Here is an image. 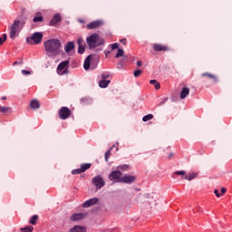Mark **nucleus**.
Segmentation results:
<instances>
[{
  "instance_id": "f257e3e1",
  "label": "nucleus",
  "mask_w": 232,
  "mask_h": 232,
  "mask_svg": "<svg viewBox=\"0 0 232 232\" xmlns=\"http://www.w3.org/2000/svg\"><path fill=\"white\" fill-rule=\"evenodd\" d=\"M46 53L53 55L54 57L61 54V40L52 38L44 43Z\"/></svg>"
},
{
  "instance_id": "f03ea898",
  "label": "nucleus",
  "mask_w": 232,
  "mask_h": 232,
  "mask_svg": "<svg viewBox=\"0 0 232 232\" xmlns=\"http://www.w3.org/2000/svg\"><path fill=\"white\" fill-rule=\"evenodd\" d=\"M86 43L90 50H93V48H97V46H102V44H104V39L101 38L98 34H92L86 38Z\"/></svg>"
},
{
  "instance_id": "7ed1b4c3",
  "label": "nucleus",
  "mask_w": 232,
  "mask_h": 232,
  "mask_svg": "<svg viewBox=\"0 0 232 232\" xmlns=\"http://www.w3.org/2000/svg\"><path fill=\"white\" fill-rule=\"evenodd\" d=\"M26 24V22L24 20H14L13 22V24L9 27L10 33L9 37L10 39H15V34H19L23 28H24V25Z\"/></svg>"
},
{
  "instance_id": "20e7f679",
  "label": "nucleus",
  "mask_w": 232,
  "mask_h": 232,
  "mask_svg": "<svg viewBox=\"0 0 232 232\" xmlns=\"http://www.w3.org/2000/svg\"><path fill=\"white\" fill-rule=\"evenodd\" d=\"M101 59L99 58L98 55L96 54H90L84 61V63H83V68L84 70H90V66L91 64H93L94 65V68L95 66H97V64H99V61Z\"/></svg>"
},
{
  "instance_id": "39448f33",
  "label": "nucleus",
  "mask_w": 232,
  "mask_h": 232,
  "mask_svg": "<svg viewBox=\"0 0 232 232\" xmlns=\"http://www.w3.org/2000/svg\"><path fill=\"white\" fill-rule=\"evenodd\" d=\"M43 33H34L31 37L26 38V43L28 44H40L43 41Z\"/></svg>"
},
{
  "instance_id": "423d86ee",
  "label": "nucleus",
  "mask_w": 232,
  "mask_h": 232,
  "mask_svg": "<svg viewBox=\"0 0 232 232\" xmlns=\"http://www.w3.org/2000/svg\"><path fill=\"white\" fill-rule=\"evenodd\" d=\"M68 66H70V61L69 60L62 62L57 66L58 75H65L66 73H68Z\"/></svg>"
},
{
  "instance_id": "0eeeda50",
  "label": "nucleus",
  "mask_w": 232,
  "mask_h": 232,
  "mask_svg": "<svg viewBox=\"0 0 232 232\" xmlns=\"http://www.w3.org/2000/svg\"><path fill=\"white\" fill-rule=\"evenodd\" d=\"M70 115H72V111L68 107H62L58 111V117L62 119V121H66L69 119Z\"/></svg>"
},
{
  "instance_id": "6e6552de",
  "label": "nucleus",
  "mask_w": 232,
  "mask_h": 232,
  "mask_svg": "<svg viewBox=\"0 0 232 232\" xmlns=\"http://www.w3.org/2000/svg\"><path fill=\"white\" fill-rule=\"evenodd\" d=\"M92 182L95 186L96 189H102L106 184V181H104V179L102 178V176L94 177Z\"/></svg>"
},
{
  "instance_id": "1a4fd4ad",
  "label": "nucleus",
  "mask_w": 232,
  "mask_h": 232,
  "mask_svg": "<svg viewBox=\"0 0 232 232\" xmlns=\"http://www.w3.org/2000/svg\"><path fill=\"white\" fill-rule=\"evenodd\" d=\"M122 179V172L121 170H113L109 175V180H116L117 182H121Z\"/></svg>"
},
{
  "instance_id": "9d476101",
  "label": "nucleus",
  "mask_w": 232,
  "mask_h": 232,
  "mask_svg": "<svg viewBox=\"0 0 232 232\" xmlns=\"http://www.w3.org/2000/svg\"><path fill=\"white\" fill-rule=\"evenodd\" d=\"M152 48L155 52H169V46L162 44H154Z\"/></svg>"
},
{
  "instance_id": "9b49d317",
  "label": "nucleus",
  "mask_w": 232,
  "mask_h": 232,
  "mask_svg": "<svg viewBox=\"0 0 232 232\" xmlns=\"http://www.w3.org/2000/svg\"><path fill=\"white\" fill-rule=\"evenodd\" d=\"M135 180H137L135 176L125 175L123 177L121 176V182L123 184H133Z\"/></svg>"
},
{
  "instance_id": "f8f14e48",
  "label": "nucleus",
  "mask_w": 232,
  "mask_h": 232,
  "mask_svg": "<svg viewBox=\"0 0 232 232\" xmlns=\"http://www.w3.org/2000/svg\"><path fill=\"white\" fill-rule=\"evenodd\" d=\"M86 217H88V213L73 214L71 216L70 220H72V222H77L78 220H83Z\"/></svg>"
},
{
  "instance_id": "ddd939ff",
  "label": "nucleus",
  "mask_w": 232,
  "mask_h": 232,
  "mask_svg": "<svg viewBox=\"0 0 232 232\" xmlns=\"http://www.w3.org/2000/svg\"><path fill=\"white\" fill-rule=\"evenodd\" d=\"M100 26H102V21L101 20H96L87 24L88 30H95L100 28Z\"/></svg>"
},
{
  "instance_id": "4468645a",
  "label": "nucleus",
  "mask_w": 232,
  "mask_h": 232,
  "mask_svg": "<svg viewBox=\"0 0 232 232\" xmlns=\"http://www.w3.org/2000/svg\"><path fill=\"white\" fill-rule=\"evenodd\" d=\"M99 202V198H92L91 199H88L82 204V208H91V206H95Z\"/></svg>"
},
{
  "instance_id": "2eb2a0df",
  "label": "nucleus",
  "mask_w": 232,
  "mask_h": 232,
  "mask_svg": "<svg viewBox=\"0 0 232 232\" xmlns=\"http://www.w3.org/2000/svg\"><path fill=\"white\" fill-rule=\"evenodd\" d=\"M57 23H61V14H59L53 15V19L50 21V26H56Z\"/></svg>"
},
{
  "instance_id": "dca6fc26",
  "label": "nucleus",
  "mask_w": 232,
  "mask_h": 232,
  "mask_svg": "<svg viewBox=\"0 0 232 232\" xmlns=\"http://www.w3.org/2000/svg\"><path fill=\"white\" fill-rule=\"evenodd\" d=\"M43 21H44L43 14L41 12H37L33 19V23H43Z\"/></svg>"
},
{
  "instance_id": "f3484780",
  "label": "nucleus",
  "mask_w": 232,
  "mask_h": 232,
  "mask_svg": "<svg viewBox=\"0 0 232 232\" xmlns=\"http://www.w3.org/2000/svg\"><path fill=\"white\" fill-rule=\"evenodd\" d=\"M202 77H208V79H211L212 81H214V82H218V76L209 73V72H204L201 74Z\"/></svg>"
},
{
  "instance_id": "a211bd4d",
  "label": "nucleus",
  "mask_w": 232,
  "mask_h": 232,
  "mask_svg": "<svg viewBox=\"0 0 232 232\" xmlns=\"http://www.w3.org/2000/svg\"><path fill=\"white\" fill-rule=\"evenodd\" d=\"M86 227L76 225L69 230V232H86Z\"/></svg>"
},
{
  "instance_id": "6ab92c4d",
  "label": "nucleus",
  "mask_w": 232,
  "mask_h": 232,
  "mask_svg": "<svg viewBox=\"0 0 232 232\" xmlns=\"http://www.w3.org/2000/svg\"><path fill=\"white\" fill-rule=\"evenodd\" d=\"M75 48V44L73 42H68L64 46V51L66 53H70L72 50Z\"/></svg>"
},
{
  "instance_id": "aec40b11",
  "label": "nucleus",
  "mask_w": 232,
  "mask_h": 232,
  "mask_svg": "<svg viewBox=\"0 0 232 232\" xmlns=\"http://www.w3.org/2000/svg\"><path fill=\"white\" fill-rule=\"evenodd\" d=\"M188 95H189V88L183 87L180 92V99H186Z\"/></svg>"
},
{
  "instance_id": "412c9836",
  "label": "nucleus",
  "mask_w": 232,
  "mask_h": 232,
  "mask_svg": "<svg viewBox=\"0 0 232 232\" xmlns=\"http://www.w3.org/2000/svg\"><path fill=\"white\" fill-rule=\"evenodd\" d=\"M30 107L33 109V110H37L39 108H41V105L39 103V101L37 100H32L31 102H30Z\"/></svg>"
},
{
  "instance_id": "4be33fe9",
  "label": "nucleus",
  "mask_w": 232,
  "mask_h": 232,
  "mask_svg": "<svg viewBox=\"0 0 232 232\" xmlns=\"http://www.w3.org/2000/svg\"><path fill=\"white\" fill-rule=\"evenodd\" d=\"M111 82L110 80H101L99 82V86L100 88H108V86H110V83Z\"/></svg>"
},
{
  "instance_id": "5701e85b",
  "label": "nucleus",
  "mask_w": 232,
  "mask_h": 232,
  "mask_svg": "<svg viewBox=\"0 0 232 232\" xmlns=\"http://www.w3.org/2000/svg\"><path fill=\"white\" fill-rule=\"evenodd\" d=\"M197 177H198V173H189L185 175L184 179L185 180H193V179H197Z\"/></svg>"
},
{
  "instance_id": "b1692460",
  "label": "nucleus",
  "mask_w": 232,
  "mask_h": 232,
  "mask_svg": "<svg viewBox=\"0 0 232 232\" xmlns=\"http://www.w3.org/2000/svg\"><path fill=\"white\" fill-rule=\"evenodd\" d=\"M90 168H92V163H82L81 165V169H82V173L88 171V169H90Z\"/></svg>"
},
{
  "instance_id": "393cba45",
  "label": "nucleus",
  "mask_w": 232,
  "mask_h": 232,
  "mask_svg": "<svg viewBox=\"0 0 232 232\" xmlns=\"http://www.w3.org/2000/svg\"><path fill=\"white\" fill-rule=\"evenodd\" d=\"M175 175H179L180 177H186L185 170H177L174 173H172L171 177L172 179H175Z\"/></svg>"
},
{
  "instance_id": "a878e982",
  "label": "nucleus",
  "mask_w": 232,
  "mask_h": 232,
  "mask_svg": "<svg viewBox=\"0 0 232 232\" xmlns=\"http://www.w3.org/2000/svg\"><path fill=\"white\" fill-rule=\"evenodd\" d=\"M150 84H153L156 90H160V83L157 80H150Z\"/></svg>"
},
{
  "instance_id": "bb28decb",
  "label": "nucleus",
  "mask_w": 232,
  "mask_h": 232,
  "mask_svg": "<svg viewBox=\"0 0 232 232\" xmlns=\"http://www.w3.org/2000/svg\"><path fill=\"white\" fill-rule=\"evenodd\" d=\"M37 220H39V216L34 215L31 218L29 223H31L33 226H35V224H37Z\"/></svg>"
},
{
  "instance_id": "cd10ccee",
  "label": "nucleus",
  "mask_w": 232,
  "mask_h": 232,
  "mask_svg": "<svg viewBox=\"0 0 232 232\" xmlns=\"http://www.w3.org/2000/svg\"><path fill=\"white\" fill-rule=\"evenodd\" d=\"M21 232H33L34 231V227L32 226H27L25 227L20 228Z\"/></svg>"
},
{
  "instance_id": "c85d7f7f",
  "label": "nucleus",
  "mask_w": 232,
  "mask_h": 232,
  "mask_svg": "<svg viewBox=\"0 0 232 232\" xmlns=\"http://www.w3.org/2000/svg\"><path fill=\"white\" fill-rule=\"evenodd\" d=\"M129 169H130V165H128V164H123V165L117 167V169H121V171H126Z\"/></svg>"
},
{
  "instance_id": "c756f323",
  "label": "nucleus",
  "mask_w": 232,
  "mask_h": 232,
  "mask_svg": "<svg viewBox=\"0 0 232 232\" xmlns=\"http://www.w3.org/2000/svg\"><path fill=\"white\" fill-rule=\"evenodd\" d=\"M10 110H12V108L6 106H0L1 113H6L7 111H10Z\"/></svg>"
},
{
  "instance_id": "7c9ffc66",
  "label": "nucleus",
  "mask_w": 232,
  "mask_h": 232,
  "mask_svg": "<svg viewBox=\"0 0 232 232\" xmlns=\"http://www.w3.org/2000/svg\"><path fill=\"white\" fill-rule=\"evenodd\" d=\"M153 119V114H148L143 116L142 121L143 122H148V121H151Z\"/></svg>"
},
{
  "instance_id": "2f4dec72",
  "label": "nucleus",
  "mask_w": 232,
  "mask_h": 232,
  "mask_svg": "<svg viewBox=\"0 0 232 232\" xmlns=\"http://www.w3.org/2000/svg\"><path fill=\"white\" fill-rule=\"evenodd\" d=\"M113 148H115V146H112V148H111V149L105 153V160H106V162H108V159H110V157H111V150H113Z\"/></svg>"
},
{
  "instance_id": "473e14b6",
  "label": "nucleus",
  "mask_w": 232,
  "mask_h": 232,
  "mask_svg": "<svg viewBox=\"0 0 232 232\" xmlns=\"http://www.w3.org/2000/svg\"><path fill=\"white\" fill-rule=\"evenodd\" d=\"M203 209H202V208H200V207H198V208H194L193 209V213H194V215H200L201 213H203Z\"/></svg>"
},
{
  "instance_id": "72a5a7b5",
  "label": "nucleus",
  "mask_w": 232,
  "mask_h": 232,
  "mask_svg": "<svg viewBox=\"0 0 232 232\" xmlns=\"http://www.w3.org/2000/svg\"><path fill=\"white\" fill-rule=\"evenodd\" d=\"M123 55H124V50L118 49V53L115 55L116 59H119V57H122Z\"/></svg>"
},
{
  "instance_id": "f704fd0d",
  "label": "nucleus",
  "mask_w": 232,
  "mask_h": 232,
  "mask_svg": "<svg viewBox=\"0 0 232 232\" xmlns=\"http://www.w3.org/2000/svg\"><path fill=\"white\" fill-rule=\"evenodd\" d=\"M81 173H83L81 168L72 170V175H81Z\"/></svg>"
},
{
  "instance_id": "c9c22d12",
  "label": "nucleus",
  "mask_w": 232,
  "mask_h": 232,
  "mask_svg": "<svg viewBox=\"0 0 232 232\" xmlns=\"http://www.w3.org/2000/svg\"><path fill=\"white\" fill-rule=\"evenodd\" d=\"M85 50H86V47L84 45L78 46V53L82 54V53H84Z\"/></svg>"
},
{
  "instance_id": "e433bc0d",
  "label": "nucleus",
  "mask_w": 232,
  "mask_h": 232,
  "mask_svg": "<svg viewBox=\"0 0 232 232\" xmlns=\"http://www.w3.org/2000/svg\"><path fill=\"white\" fill-rule=\"evenodd\" d=\"M77 44L79 45V46H84V40L82 39V38H78L77 39Z\"/></svg>"
},
{
  "instance_id": "4c0bfd02",
  "label": "nucleus",
  "mask_w": 232,
  "mask_h": 232,
  "mask_svg": "<svg viewBox=\"0 0 232 232\" xmlns=\"http://www.w3.org/2000/svg\"><path fill=\"white\" fill-rule=\"evenodd\" d=\"M6 34H4L2 37H0V46L3 44V43H5V41H6Z\"/></svg>"
},
{
  "instance_id": "58836bf2",
  "label": "nucleus",
  "mask_w": 232,
  "mask_h": 232,
  "mask_svg": "<svg viewBox=\"0 0 232 232\" xmlns=\"http://www.w3.org/2000/svg\"><path fill=\"white\" fill-rule=\"evenodd\" d=\"M140 74H142V71L141 70H136L134 72V77H140Z\"/></svg>"
},
{
  "instance_id": "ea45409f",
  "label": "nucleus",
  "mask_w": 232,
  "mask_h": 232,
  "mask_svg": "<svg viewBox=\"0 0 232 232\" xmlns=\"http://www.w3.org/2000/svg\"><path fill=\"white\" fill-rule=\"evenodd\" d=\"M109 77H110V73H108V72L102 73V80L106 81V79H108Z\"/></svg>"
},
{
  "instance_id": "a19ab883",
  "label": "nucleus",
  "mask_w": 232,
  "mask_h": 232,
  "mask_svg": "<svg viewBox=\"0 0 232 232\" xmlns=\"http://www.w3.org/2000/svg\"><path fill=\"white\" fill-rule=\"evenodd\" d=\"M111 50H117V48H119V44H117V43L112 44L111 45Z\"/></svg>"
},
{
  "instance_id": "79ce46f5",
  "label": "nucleus",
  "mask_w": 232,
  "mask_h": 232,
  "mask_svg": "<svg viewBox=\"0 0 232 232\" xmlns=\"http://www.w3.org/2000/svg\"><path fill=\"white\" fill-rule=\"evenodd\" d=\"M214 193H215L216 197H218V198H220V197L222 196L221 194H219L218 189H215Z\"/></svg>"
},
{
  "instance_id": "37998d69",
  "label": "nucleus",
  "mask_w": 232,
  "mask_h": 232,
  "mask_svg": "<svg viewBox=\"0 0 232 232\" xmlns=\"http://www.w3.org/2000/svg\"><path fill=\"white\" fill-rule=\"evenodd\" d=\"M120 43H121V44H123L124 46H126V44H127V40H126L125 38L121 39V40H120Z\"/></svg>"
},
{
  "instance_id": "c03bdc74",
  "label": "nucleus",
  "mask_w": 232,
  "mask_h": 232,
  "mask_svg": "<svg viewBox=\"0 0 232 232\" xmlns=\"http://www.w3.org/2000/svg\"><path fill=\"white\" fill-rule=\"evenodd\" d=\"M22 74L23 75H30V71L22 70Z\"/></svg>"
},
{
  "instance_id": "a18cd8bd",
  "label": "nucleus",
  "mask_w": 232,
  "mask_h": 232,
  "mask_svg": "<svg viewBox=\"0 0 232 232\" xmlns=\"http://www.w3.org/2000/svg\"><path fill=\"white\" fill-rule=\"evenodd\" d=\"M16 64H23V60H21L20 62H14L13 63L14 66H16Z\"/></svg>"
},
{
  "instance_id": "49530a36",
  "label": "nucleus",
  "mask_w": 232,
  "mask_h": 232,
  "mask_svg": "<svg viewBox=\"0 0 232 232\" xmlns=\"http://www.w3.org/2000/svg\"><path fill=\"white\" fill-rule=\"evenodd\" d=\"M136 64H137L138 68H140V66H142V62L138 61Z\"/></svg>"
},
{
  "instance_id": "de8ad7c7",
  "label": "nucleus",
  "mask_w": 232,
  "mask_h": 232,
  "mask_svg": "<svg viewBox=\"0 0 232 232\" xmlns=\"http://www.w3.org/2000/svg\"><path fill=\"white\" fill-rule=\"evenodd\" d=\"M226 191H227V189L226 188H221V193L222 195H224V193H226Z\"/></svg>"
},
{
  "instance_id": "09e8293b",
  "label": "nucleus",
  "mask_w": 232,
  "mask_h": 232,
  "mask_svg": "<svg viewBox=\"0 0 232 232\" xmlns=\"http://www.w3.org/2000/svg\"><path fill=\"white\" fill-rule=\"evenodd\" d=\"M168 101V98H165L160 103V106H162V104H164V102H166Z\"/></svg>"
},
{
  "instance_id": "8fccbe9b",
  "label": "nucleus",
  "mask_w": 232,
  "mask_h": 232,
  "mask_svg": "<svg viewBox=\"0 0 232 232\" xmlns=\"http://www.w3.org/2000/svg\"><path fill=\"white\" fill-rule=\"evenodd\" d=\"M2 101H6V96H3Z\"/></svg>"
},
{
  "instance_id": "3c124183",
  "label": "nucleus",
  "mask_w": 232,
  "mask_h": 232,
  "mask_svg": "<svg viewBox=\"0 0 232 232\" xmlns=\"http://www.w3.org/2000/svg\"><path fill=\"white\" fill-rule=\"evenodd\" d=\"M173 157V153L169 154V159H171Z\"/></svg>"
},
{
  "instance_id": "603ef678",
  "label": "nucleus",
  "mask_w": 232,
  "mask_h": 232,
  "mask_svg": "<svg viewBox=\"0 0 232 232\" xmlns=\"http://www.w3.org/2000/svg\"><path fill=\"white\" fill-rule=\"evenodd\" d=\"M108 231H115V228L108 229Z\"/></svg>"
},
{
  "instance_id": "864d4df0",
  "label": "nucleus",
  "mask_w": 232,
  "mask_h": 232,
  "mask_svg": "<svg viewBox=\"0 0 232 232\" xmlns=\"http://www.w3.org/2000/svg\"><path fill=\"white\" fill-rule=\"evenodd\" d=\"M146 197H147V198H150V194H147Z\"/></svg>"
}]
</instances>
